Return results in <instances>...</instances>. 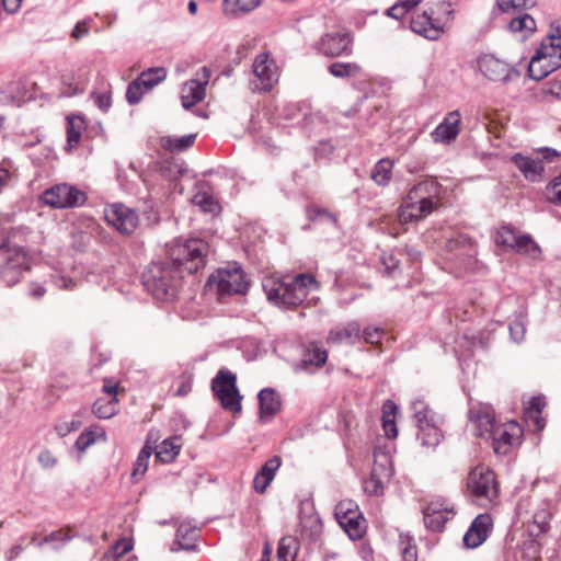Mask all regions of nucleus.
Listing matches in <instances>:
<instances>
[{
    "label": "nucleus",
    "mask_w": 561,
    "mask_h": 561,
    "mask_svg": "<svg viewBox=\"0 0 561 561\" xmlns=\"http://www.w3.org/2000/svg\"><path fill=\"white\" fill-rule=\"evenodd\" d=\"M168 262L153 263L144 275V285L159 300L176 295L179 277L174 273L194 274L206 265L207 248H170Z\"/></svg>",
    "instance_id": "nucleus-1"
},
{
    "label": "nucleus",
    "mask_w": 561,
    "mask_h": 561,
    "mask_svg": "<svg viewBox=\"0 0 561 561\" xmlns=\"http://www.w3.org/2000/svg\"><path fill=\"white\" fill-rule=\"evenodd\" d=\"M263 289L270 301L291 308L301 305L311 291H317L319 283L311 274L302 273L288 280L266 278Z\"/></svg>",
    "instance_id": "nucleus-2"
},
{
    "label": "nucleus",
    "mask_w": 561,
    "mask_h": 561,
    "mask_svg": "<svg viewBox=\"0 0 561 561\" xmlns=\"http://www.w3.org/2000/svg\"><path fill=\"white\" fill-rule=\"evenodd\" d=\"M438 184L434 181H422L408 193L399 210L401 222L425 218L435 206L433 198L438 195Z\"/></svg>",
    "instance_id": "nucleus-3"
},
{
    "label": "nucleus",
    "mask_w": 561,
    "mask_h": 561,
    "mask_svg": "<svg viewBox=\"0 0 561 561\" xmlns=\"http://www.w3.org/2000/svg\"><path fill=\"white\" fill-rule=\"evenodd\" d=\"M561 67V27L557 26L554 32L541 42L530 58L528 66L529 77L534 80H541Z\"/></svg>",
    "instance_id": "nucleus-4"
},
{
    "label": "nucleus",
    "mask_w": 561,
    "mask_h": 561,
    "mask_svg": "<svg viewBox=\"0 0 561 561\" xmlns=\"http://www.w3.org/2000/svg\"><path fill=\"white\" fill-rule=\"evenodd\" d=\"M413 415L419 428L417 439L426 447H436L443 434L438 427L439 416L422 400L412 402Z\"/></svg>",
    "instance_id": "nucleus-5"
},
{
    "label": "nucleus",
    "mask_w": 561,
    "mask_h": 561,
    "mask_svg": "<svg viewBox=\"0 0 561 561\" xmlns=\"http://www.w3.org/2000/svg\"><path fill=\"white\" fill-rule=\"evenodd\" d=\"M208 285L215 287L220 297L244 294L249 287L244 273L237 263L218 268L216 273L209 277Z\"/></svg>",
    "instance_id": "nucleus-6"
},
{
    "label": "nucleus",
    "mask_w": 561,
    "mask_h": 561,
    "mask_svg": "<svg viewBox=\"0 0 561 561\" xmlns=\"http://www.w3.org/2000/svg\"><path fill=\"white\" fill-rule=\"evenodd\" d=\"M211 389L222 408L233 413L241 411V399L237 388V377L229 370L221 369L211 381Z\"/></svg>",
    "instance_id": "nucleus-7"
},
{
    "label": "nucleus",
    "mask_w": 561,
    "mask_h": 561,
    "mask_svg": "<svg viewBox=\"0 0 561 561\" xmlns=\"http://www.w3.org/2000/svg\"><path fill=\"white\" fill-rule=\"evenodd\" d=\"M335 517L351 539L356 540L364 536L366 520L354 501H340L335 506Z\"/></svg>",
    "instance_id": "nucleus-8"
},
{
    "label": "nucleus",
    "mask_w": 561,
    "mask_h": 561,
    "mask_svg": "<svg viewBox=\"0 0 561 561\" xmlns=\"http://www.w3.org/2000/svg\"><path fill=\"white\" fill-rule=\"evenodd\" d=\"M254 80L251 85L254 92H270L278 82V68L267 51L259 54L252 65Z\"/></svg>",
    "instance_id": "nucleus-9"
},
{
    "label": "nucleus",
    "mask_w": 561,
    "mask_h": 561,
    "mask_svg": "<svg viewBox=\"0 0 561 561\" xmlns=\"http://www.w3.org/2000/svg\"><path fill=\"white\" fill-rule=\"evenodd\" d=\"M467 486L473 496L489 502L493 501L499 493L494 472L481 466L469 472Z\"/></svg>",
    "instance_id": "nucleus-10"
},
{
    "label": "nucleus",
    "mask_w": 561,
    "mask_h": 561,
    "mask_svg": "<svg viewBox=\"0 0 561 561\" xmlns=\"http://www.w3.org/2000/svg\"><path fill=\"white\" fill-rule=\"evenodd\" d=\"M318 50L330 58L348 57L353 53V36L348 31L328 32L321 36Z\"/></svg>",
    "instance_id": "nucleus-11"
},
{
    "label": "nucleus",
    "mask_w": 561,
    "mask_h": 561,
    "mask_svg": "<svg viewBox=\"0 0 561 561\" xmlns=\"http://www.w3.org/2000/svg\"><path fill=\"white\" fill-rule=\"evenodd\" d=\"M0 257L5 261L0 268V277L8 286L15 285L23 271L28 268L25 253L22 248H0Z\"/></svg>",
    "instance_id": "nucleus-12"
},
{
    "label": "nucleus",
    "mask_w": 561,
    "mask_h": 561,
    "mask_svg": "<svg viewBox=\"0 0 561 561\" xmlns=\"http://www.w3.org/2000/svg\"><path fill=\"white\" fill-rule=\"evenodd\" d=\"M44 204L54 208H69L84 203V193L68 184H58L46 190L42 195Z\"/></svg>",
    "instance_id": "nucleus-13"
},
{
    "label": "nucleus",
    "mask_w": 561,
    "mask_h": 561,
    "mask_svg": "<svg viewBox=\"0 0 561 561\" xmlns=\"http://www.w3.org/2000/svg\"><path fill=\"white\" fill-rule=\"evenodd\" d=\"M211 71L208 67H202L195 78L187 80L181 90V102L185 110H188L202 102L206 95V87L209 82Z\"/></svg>",
    "instance_id": "nucleus-14"
},
{
    "label": "nucleus",
    "mask_w": 561,
    "mask_h": 561,
    "mask_svg": "<svg viewBox=\"0 0 561 561\" xmlns=\"http://www.w3.org/2000/svg\"><path fill=\"white\" fill-rule=\"evenodd\" d=\"M477 67L486 79L494 82H507L511 80V75L516 73L510 64L492 54L478 57Z\"/></svg>",
    "instance_id": "nucleus-15"
},
{
    "label": "nucleus",
    "mask_w": 561,
    "mask_h": 561,
    "mask_svg": "<svg viewBox=\"0 0 561 561\" xmlns=\"http://www.w3.org/2000/svg\"><path fill=\"white\" fill-rule=\"evenodd\" d=\"M105 220L123 234L131 233L138 225L135 210L122 205L112 204L104 210Z\"/></svg>",
    "instance_id": "nucleus-16"
},
{
    "label": "nucleus",
    "mask_w": 561,
    "mask_h": 561,
    "mask_svg": "<svg viewBox=\"0 0 561 561\" xmlns=\"http://www.w3.org/2000/svg\"><path fill=\"white\" fill-rule=\"evenodd\" d=\"M522 430L516 422L497 424L489 434L488 439H492V446L496 454L506 455L510 448L518 440Z\"/></svg>",
    "instance_id": "nucleus-17"
},
{
    "label": "nucleus",
    "mask_w": 561,
    "mask_h": 561,
    "mask_svg": "<svg viewBox=\"0 0 561 561\" xmlns=\"http://www.w3.org/2000/svg\"><path fill=\"white\" fill-rule=\"evenodd\" d=\"M424 524L433 531H442L455 515L454 507L444 502H431L424 510Z\"/></svg>",
    "instance_id": "nucleus-18"
},
{
    "label": "nucleus",
    "mask_w": 561,
    "mask_h": 561,
    "mask_svg": "<svg viewBox=\"0 0 561 561\" xmlns=\"http://www.w3.org/2000/svg\"><path fill=\"white\" fill-rule=\"evenodd\" d=\"M492 518L489 514H479L463 535V545L474 549L481 546L492 530Z\"/></svg>",
    "instance_id": "nucleus-19"
},
{
    "label": "nucleus",
    "mask_w": 561,
    "mask_h": 561,
    "mask_svg": "<svg viewBox=\"0 0 561 561\" xmlns=\"http://www.w3.org/2000/svg\"><path fill=\"white\" fill-rule=\"evenodd\" d=\"M469 416L477 427V435L482 438H488L489 434L497 425L494 411L489 404L479 403L472 405L469 410Z\"/></svg>",
    "instance_id": "nucleus-20"
},
{
    "label": "nucleus",
    "mask_w": 561,
    "mask_h": 561,
    "mask_svg": "<svg viewBox=\"0 0 561 561\" xmlns=\"http://www.w3.org/2000/svg\"><path fill=\"white\" fill-rule=\"evenodd\" d=\"M461 116L459 111H453L446 115L440 124L431 133L434 142L450 144L459 134Z\"/></svg>",
    "instance_id": "nucleus-21"
},
{
    "label": "nucleus",
    "mask_w": 561,
    "mask_h": 561,
    "mask_svg": "<svg viewBox=\"0 0 561 561\" xmlns=\"http://www.w3.org/2000/svg\"><path fill=\"white\" fill-rule=\"evenodd\" d=\"M511 161L527 181L536 183L542 180L545 172L542 160L515 153L511 157Z\"/></svg>",
    "instance_id": "nucleus-22"
},
{
    "label": "nucleus",
    "mask_w": 561,
    "mask_h": 561,
    "mask_svg": "<svg viewBox=\"0 0 561 561\" xmlns=\"http://www.w3.org/2000/svg\"><path fill=\"white\" fill-rule=\"evenodd\" d=\"M280 466L282 458L279 456H273L262 465L253 479V488L257 493L262 494L266 491Z\"/></svg>",
    "instance_id": "nucleus-23"
},
{
    "label": "nucleus",
    "mask_w": 561,
    "mask_h": 561,
    "mask_svg": "<svg viewBox=\"0 0 561 561\" xmlns=\"http://www.w3.org/2000/svg\"><path fill=\"white\" fill-rule=\"evenodd\" d=\"M392 473V459L389 448L386 445L376 446L374 448V465L370 474L381 480L389 481Z\"/></svg>",
    "instance_id": "nucleus-24"
},
{
    "label": "nucleus",
    "mask_w": 561,
    "mask_h": 561,
    "mask_svg": "<svg viewBox=\"0 0 561 561\" xmlns=\"http://www.w3.org/2000/svg\"><path fill=\"white\" fill-rule=\"evenodd\" d=\"M495 245H537L529 234H523L512 226H502L494 233Z\"/></svg>",
    "instance_id": "nucleus-25"
},
{
    "label": "nucleus",
    "mask_w": 561,
    "mask_h": 561,
    "mask_svg": "<svg viewBox=\"0 0 561 561\" xmlns=\"http://www.w3.org/2000/svg\"><path fill=\"white\" fill-rule=\"evenodd\" d=\"M259 405L261 419H272L282 407V402L277 393L272 388L262 389L259 394Z\"/></svg>",
    "instance_id": "nucleus-26"
},
{
    "label": "nucleus",
    "mask_w": 561,
    "mask_h": 561,
    "mask_svg": "<svg viewBox=\"0 0 561 561\" xmlns=\"http://www.w3.org/2000/svg\"><path fill=\"white\" fill-rule=\"evenodd\" d=\"M411 28L413 32L423 35L426 38H437L442 27L427 12H423L411 20Z\"/></svg>",
    "instance_id": "nucleus-27"
},
{
    "label": "nucleus",
    "mask_w": 561,
    "mask_h": 561,
    "mask_svg": "<svg viewBox=\"0 0 561 561\" xmlns=\"http://www.w3.org/2000/svg\"><path fill=\"white\" fill-rule=\"evenodd\" d=\"M360 336V327L357 322H350L343 328H336L329 332L328 342L339 344H354Z\"/></svg>",
    "instance_id": "nucleus-28"
},
{
    "label": "nucleus",
    "mask_w": 561,
    "mask_h": 561,
    "mask_svg": "<svg viewBox=\"0 0 561 561\" xmlns=\"http://www.w3.org/2000/svg\"><path fill=\"white\" fill-rule=\"evenodd\" d=\"M328 359V353L325 350L319 347L316 344H310L300 360V367L306 370L312 371V369L321 368Z\"/></svg>",
    "instance_id": "nucleus-29"
},
{
    "label": "nucleus",
    "mask_w": 561,
    "mask_h": 561,
    "mask_svg": "<svg viewBox=\"0 0 561 561\" xmlns=\"http://www.w3.org/2000/svg\"><path fill=\"white\" fill-rule=\"evenodd\" d=\"M545 407V397L537 396L530 399L524 411L526 421L533 423L537 431H542L545 427V420L541 417V412Z\"/></svg>",
    "instance_id": "nucleus-30"
},
{
    "label": "nucleus",
    "mask_w": 561,
    "mask_h": 561,
    "mask_svg": "<svg viewBox=\"0 0 561 561\" xmlns=\"http://www.w3.org/2000/svg\"><path fill=\"white\" fill-rule=\"evenodd\" d=\"M78 77L75 73L64 75L61 78L62 85L65 87L64 94L66 96H73L84 92L88 85V73L83 69L79 70Z\"/></svg>",
    "instance_id": "nucleus-31"
},
{
    "label": "nucleus",
    "mask_w": 561,
    "mask_h": 561,
    "mask_svg": "<svg viewBox=\"0 0 561 561\" xmlns=\"http://www.w3.org/2000/svg\"><path fill=\"white\" fill-rule=\"evenodd\" d=\"M85 129V122L81 116L67 117V146L68 151L72 150L80 142L82 131Z\"/></svg>",
    "instance_id": "nucleus-32"
},
{
    "label": "nucleus",
    "mask_w": 561,
    "mask_h": 561,
    "mask_svg": "<svg viewBox=\"0 0 561 561\" xmlns=\"http://www.w3.org/2000/svg\"><path fill=\"white\" fill-rule=\"evenodd\" d=\"M198 538V529L190 523H182L176 530V542L183 550H194Z\"/></svg>",
    "instance_id": "nucleus-33"
},
{
    "label": "nucleus",
    "mask_w": 561,
    "mask_h": 561,
    "mask_svg": "<svg viewBox=\"0 0 561 561\" xmlns=\"http://www.w3.org/2000/svg\"><path fill=\"white\" fill-rule=\"evenodd\" d=\"M261 4V0H224L222 11L229 16L249 13Z\"/></svg>",
    "instance_id": "nucleus-34"
},
{
    "label": "nucleus",
    "mask_w": 561,
    "mask_h": 561,
    "mask_svg": "<svg viewBox=\"0 0 561 561\" xmlns=\"http://www.w3.org/2000/svg\"><path fill=\"white\" fill-rule=\"evenodd\" d=\"M321 530L322 523L317 514L310 513L300 516V531L302 537L314 541L320 536Z\"/></svg>",
    "instance_id": "nucleus-35"
},
{
    "label": "nucleus",
    "mask_w": 561,
    "mask_h": 561,
    "mask_svg": "<svg viewBox=\"0 0 561 561\" xmlns=\"http://www.w3.org/2000/svg\"><path fill=\"white\" fill-rule=\"evenodd\" d=\"M196 140V134L184 136H165L161 138V146L171 152H183L190 149Z\"/></svg>",
    "instance_id": "nucleus-36"
},
{
    "label": "nucleus",
    "mask_w": 561,
    "mask_h": 561,
    "mask_svg": "<svg viewBox=\"0 0 561 561\" xmlns=\"http://www.w3.org/2000/svg\"><path fill=\"white\" fill-rule=\"evenodd\" d=\"M328 71L335 78L348 79L359 77L362 75V67L356 62L335 61L329 65Z\"/></svg>",
    "instance_id": "nucleus-37"
},
{
    "label": "nucleus",
    "mask_w": 561,
    "mask_h": 561,
    "mask_svg": "<svg viewBox=\"0 0 561 561\" xmlns=\"http://www.w3.org/2000/svg\"><path fill=\"white\" fill-rule=\"evenodd\" d=\"M508 30L513 33H522L523 37L527 38L536 31V21L531 15L523 13L508 22Z\"/></svg>",
    "instance_id": "nucleus-38"
},
{
    "label": "nucleus",
    "mask_w": 561,
    "mask_h": 561,
    "mask_svg": "<svg viewBox=\"0 0 561 561\" xmlns=\"http://www.w3.org/2000/svg\"><path fill=\"white\" fill-rule=\"evenodd\" d=\"M397 405L394 402L387 400L382 405V428L388 438H396L398 430L396 425Z\"/></svg>",
    "instance_id": "nucleus-39"
},
{
    "label": "nucleus",
    "mask_w": 561,
    "mask_h": 561,
    "mask_svg": "<svg viewBox=\"0 0 561 561\" xmlns=\"http://www.w3.org/2000/svg\"><path fill=\"white\" fill-rule=\"evenodd\" d=\"M401 256H403L402 249L389 248L382 252L380 260L387 275L396 276L399 271Z\"/></svg>",
    "instance_id": "nucleus-40"
},
{
    "label": "nucleus",
    "mask_w": 561,
    "mask_h": 561,
    "mask_svg": "<svg viewBox=\"0 0 561 561\" xmlns=\"http://www.w3.org/2000/svg\"><path fill=\"white\" fill-rule=\"evenodd\" d=\"M393 162L389 159H380L371 170V179L378 185H387L392 175Z\"/></svg>",
    "instance_id": "nucleus-41"
},
{
    "label": "nucleus",
    "mask_w": 561,
    "mask_h": 561,
    "mask_svg": "<svg viewBox=\"0 0 561 561\" xmlns=\"http://www.w3.org/2000/svg\"><path fill=\"white\" fill-rule=\"evenodd\" d=\"M167 77V69L164 67H152L144 70L138 79L145 85V89L151 91L156 85L162 82Z\"/></svg>",
    "instance_id": "nucleus-42"
},
{
    "label": "nucleus",
    "mask_w": 561,
    "mask_h": 561,
    "mask_svg": "<svg viewBox=\"0 0 561 561\" xmlns=\"http://www.w3.org/2000/svg\"><path fill=\"white\" fill-rule=\"evenodd\" d=\"M152 451H153V448L150 446V443L149 440L146 442V444L144 445V447L140 449L138 456H137V459L135 461V465H134V470L131 472V477L135 481H138L139 479H141L147 469H148V463H149V459L152 455Z\"/></svg>",
    "instance_id": "nucleus-43"
},
{
    "label": "nucleus",
    "mask_w": 561,
    "mask_h": 561,
    "mask_svg": "<svg viewBox=\"0 0 561 561\" xmlns=\"http://www.w3.org/2000/svg\"><path fill=\"white\" fill-rule=\"evenodd\" d=\"M299 549V542L291 536L283 537L279 540L277 558L279 561H294Z\"/></svg>",
    "instance_id": "nucleus-44"
},
{
    "label": "nucleus",
    "mask_w": 561,
    "mask_h": 561,
    "mask_svg": "<svg viewBox=\"0 0 561 561\" xmlns=\"http://www.w3.org/2000/svg\"><path fill=\"white\" fill-rule=\"evenodd\" d=\"M117 402L118 399L116 397H113L108 400L99 398L94 401L92 405V412L99 419H110L117 412Z\"/></svg>",
    "instance_id": "nucleus-45"
},
{
    "label": "nucleus",
    "mask_w": 561,
    "mask_h": 561,
    "mask_svg": "<svg viewBox=\"0 0 561 561\" xmlns=\"http://www.w3.org/2000/svg\"><path fill=\"white\" fill-rule=\"evenodd\" d=\"M72 538L69 529H59L45 536L42 540L37 541L36 538H32V543L37 547H42L44 543H53L55 549H59L66 542Z\"/></svg>",
    "instance_id": "nucleus-46"
},
{
    "label": "nucleus",
    "mask_w": 561,
    "mask_h": 561,
    "mask_svg": "<svg viewBox=\"0 0 561 561\" xmlns=\"http://www.w3.org/2000/svg\"><path fill=\"white\" fill-rule=\"evenodd\" d=\"M176 439L167 438L154 449L156 457L162 462L172 461L180 451V445L176 444Z\"/></svg>",
    "instance_id": "nucleus-47"
},
{
    "label": "nucleus",
    "mask_w": 561,
    "mask_h": 561,
    "mask_svg": "<svg viewBox=\"0 0 561 561\" xmlns=\"http://www.w3.org/2000/svg\"><path fill=\"white\" fill-rule=\"evenodd\" d=\"M192 203L198 206L204 213L217 214L220 210L218 201L206 192L196 193L192 198Z\"/></svg>",
    "instance_id": "nucleus-48"
},
{
    "label": "nucleus",
    "mask_w": 561,
    "mask_h": 561,
    "mask_svg": "<svg viewBox=\"0 0 561 561\" xmlns=\"http://www.w3.org/2000/svg\"><path fill=\"white\" fill-rule=\"evenodd\" d=\"M399 549L404 561L417 560V549L412 536L408 534H400Z\"/></svg>",
    "instance_id": "nucleus-49"
},
{
    "label": "nucleus",
    "mask_w": 561,
    "mask_h": 561,
    "mask_svg": "<svg viewBox=\"0 0 561 561\" xmlns=\"http://www.w3.org/2000/svg\"><path fill=\"white\" fill-rule=\"evenodd\" d=\"M306 215L310 221L330 222L332 225H336L337 222L336 214L319 206L308 207Z\"/></svg>",
    "instance_id": "nucleus-50"
},
{
    "label": "nucleus",
    "mask_w": 561,
    "mask_h": 561,
    "mask_svg": "<svg viewBox=\"0 0 561 561\" xmlns=\"http://www.w3.org/2000/svg\"><path fill=\"white\" fill-rule=\"evenodd\" d=\"M148 92H150V91L145 89V85H142L140 83V80L137 77L127 87L126 100H127L128 104L136 105L141 101L142 96Z\"/></svg>",
    "instance_id": "nucleus-51"
},
{
    "label": "nucleus",
    "mask_w": 561,
    "mask_h": 561,
    "mask_svg": "<svg viewBox=\"0 0 561 561\" xmlns=\"http://www.w3.org/2000/svg\"><path fill=\"white\" fill-rule=\"evenodd\" d=\"M133 549V543L128 539L118 540L108 552L105 553L104 559L110 561H118V559Z\"/></svg>",
    "instance_id": "nucleus-52"
},
{
    "label": "nucleus",
    "mask_w": 561,
    "mask_h": 561,
    "mask_svg": "<svg viewBox=\"0 0 561 561\" xmlns=\"http://www.w3.org/2000/svg\"><path fill=\"white\" fill-rule=\"evenodd\" d=\"M499 9L503 13H513L527 9L529 5H534L533 0H496Z\"/></svg>",
    "instance_id": "nucleus-53"
},
{
    "label": "nucleus",
    "mask_w": 561,
    "mask_h": 561,
    "mask_svg": "<svg viewBox=\"0 0 561 561\" xmlns=\"http://www.w3.org/2000/svg\"><path fill=\"white\" fill-rule=\"evenodd\" d=\"M389 481L381 480L370 474V477L364 481V490L369 495H381Z\"/></svg>",
    "instance_id": "nucleus-54"
},
{
    "label": "nucleus",
    "mask_w": 561,
    "mask_h": 561,
    "mask_svg": "<svg viewBox=\"0 0 561 561\" xmlns=\"http://www.w3.org/2000/svg\"><path fill=\"white\" fill-rule=\"evenodd\" d=\"M31 231L25 227L13 228L9 236L7 243H2L1 245H19L22 242H28L27 236Z\"/></svg>",
    "instance_id": "nucleus-55"
},
{
    "label": "nucleus",
    "mask_w": 561,
    "mask_h": 561,
    "mask_svg": "<svg viewBox=\"0 0 561 561\" xmlns=\"http://www.w3.org/2000/svg\"><path fill=\"white\" fill-rule=\"evenodd\" d=\"M546 196L551 203H561V174L546 186Z\"/></svg>",
    "instance_id": "nucleus-56"
},
{
    "label": "nucleus",
    "mask_w": 561,
    "mask_h": 561,
    "mask_svg": "<svg viewBox=\"0 0 561 561\" xmlns=\"http://www.w3.org/2000/svg\"><path fill=\"white\" fill-rule=\"evenodd\" d=\"M385 331L378 327H367L363 331V339L366 343L377 344L381 341Z\"/></svg>",
    "instance_id": "nucleus-57"
},
{
    "label": "nucleus",
    "mask_w": 561,
    "mask_h": 561,
    "mask_svg": "<svg viewBox=\"0 0 561 561\" xmlns=\"http://www.w3.org/2000/svg\"><path fill=\"white\" fill-rule=\"evenodd\" d=\"M81 425H82L81 420L79 419L78 415H75L71 421L58 424L56 426V431H57L58 435L66 436L70 432H75V431L79 430L81 427Z\"/></svg>",
    "instance_id": "nucleus-58"
},
{
    "label": "nucleus",
    "mask_w": 561,
    "mask_h": 561,
    "mask_svg": "<svg viewBox=\"0 0 561 561\" xmlns=\"http://www.w3.org/2000/svg\"><path fill=\"white\" fill-rule=\"evenodd\" d=\"M95 442L94 433L91 431H85L79 435V437L76 440V447L80 451H84L87 448H89L93 443Z\"/></svg>",
    "instance_id": "nucleus-59"
},
{
    "label": "nucleus",
    "mask_w": 561,
    "mask_h": 561,
    "mask_svg": "<svg viewBox=\"0 0 561 561\" xmlns=\"http://www.w3.org/2000/svg\"><path fill=\"white\" fill-rule=\"evenodd\" d=\"M409 11H410V9H408V7L401 0H398L392 7H390L387 10V15L392 19L400 20Z\"/></svg>",
    "instance_id": "nucleus-60"
},
{
    "label": "nucleus",
    "mask_w": 561,
    "mask_h": 561,
    "mask_svg": "<svg viewBox=\"0 0 561 561\" xmlns=\"http://www.w3.org/2000/svg\"><path fill=\"white\" fill-rule=\"evenodd\" d=\"M525 331V325L520 320H516L510 324V334L515 342H520L524 339Z\"/></svg>",
    "instance_id": "nucleus-61"
},
{
    "label": "nucleus",
    "mask_w": 561,
    "mask_h": 561,
    "mask_svg": "<svg viewBox=\"0 0 561 561\" xmlns=\"http://www.w3.org/2000/svg\"><path fill=\"white\" fill-rule=\"evenodd\" d=\"M93 99L96 106L103 112H106L112 105L111 95L107 93L93 94Z\"/></svg>",
    "instance_id": "nucleus-62"
},
{
    "label": "nucleus",
    "mask_w": 561,
    "mask_h": 561,
    "mask_svg": "<svg viewBox=\"0 0 561 561\" xmlns=\"http://www.w3.org/2000/svg\"><path fill=\"white\" fill-rule=\"evenodd\" d=\"M534 523L538 526L540 533H545L549 525V514L546 511L536 513Z\"/></svg>",
    "instance_id": "nucleus-63"
},
{
    "label": "nucleus",
    "mask_w": 561,
    "mask_h": 561,
    "mask_svg": "<svg viewBox=\"0 0 561 561\" xmlns=\"http://www.w3.org/2000/svg\"><path fill=\"white\" fill-rule=\"evenodd\" d=\"M89 34V25L85 20L78 22L72 32L71 37L76 39H81L82 37L87 36Z\"/></svg>",
    "instance_id": "nucleus-64"
}]
</instances>
